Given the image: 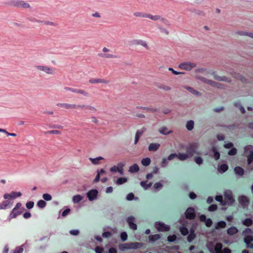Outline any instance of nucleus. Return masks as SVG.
Here are the masks:
<instances>
[{"instance_id":"1","label":"nucleus","mask_w":253,"mask_h":253,"mask_svg":"<svg viewBox=\"0 0 253 253\" xmlns=\"http://www.w3.org/2000/svg\"><path fill=\"white\" fill-rule=\"evenodd\" d=\"M196 148H197V144L196 143H193L190 144L186 148L187 153H178V154H176V158H177L179 160L184 161L188 158L191 157L193 156V153L190 152V149L194 150Z\"/></svg>"},{"instance_id":"2","label":"nucleus","mask_w":253,"mask_h":253,"mask_svg":"<svg viewBox=\"0 0 253 253\" xmlns=\"http://www.w3.org/2000/svg\"><path fill=\"white\" fill-rule=\"evenodd\" d=\"M253 232L250 228H247L243 231L244 241L248 248H253Z\"/></svg>"},{"instance_id":"3","label":"nucleus","mask_w":253,"mask_h":253,"mask_svg":"<svg viewBox=\"0 0 253 253\" xmlns=\"http://www.w3.org/2000/svg\"><path fill=\"white\" fill-rule=\"evenodd\" d=\"M245 154L247 158L248 164L249 165L253 161V146L248 145L245 147Z\"/></svg>"},{"instance_id":"4","label":"nucleus","mask_w":253,"mask_h":253,"mask_svg":"<svg viewBox=\"0 0 253 253\" xmlns=\"http://www.w3.org/2000/svg\"><path fill=\"white\" fill-rule=\"evenodd\" d=\"M192 68L191 64H179L177 71H174L172 68H169V70L176 75L184 74V70H190Z\"/></svg>"},{"instance_id":"5","label":"nucleus","mask_w":253,"mask_h":253,"mask_svg":"<svg viewBox=\"0 0 253 253\" xmlns=\"http://www.w3.org/2000/svg\"><path fill=\"white\" fill-rule=\"evenodd\" d=\"M155 227L158 231L160 232H167L170 230V227L169 225L161 222H156Z\"/></svg>"},{"instance_id":"6","label":"nucleus","mask_w":253,"mask_h":253,"mask_svg":"<svg viewBox=\"0 0 253 253\" xmlns=\"http://www.w3.org/2000/svg\"><path fill=\"white\" fill-rule=\"evenodd\" d=\"M234 202L232 195L230 193H226L224 194V202L222 205H231Z\"/></svg>"},{"instance_id":"7","label":"nucleus","mask_w":253,"mask_h":253,"mask_svg":"<svg viewBox=\"0 0 253 253\" xmlns=\"http://www.w3.org/2000/svg\"><path fill=\"white\" fill-rule=\"evenodd\" d=\"M37 68L41 72L47 74H52L54 71L53 69L45 65L41 64L37 67Z\"/></svg>"},{"instance_id":"8","label":"nucleus","mask_w":253,"mask_h":253,"mask_svg":"<svg viewBox=\"0 0 253 253\" xmlns=\"http://www.w3.org/2000/svg\"><path fill=\"white\" fill-rule=\"evenodd\" d=\"M238 201L243 208L247 207L250 203L249 199L247 196L244 195L241 196L238 198Z\"/></svg>"},{"instance_id":"9","label":"nucleus","mask_w":253,"mask_h":253,"mask_svg":"<svg viewBox=\"0 0 253 253\" xmlns=\"http://www.w3.org/2000/svg\"><path fill=\"white\" fill-rule=\"evenodd\" d=\"M140 246V244L138 243H130L125 244L121 246L120 249H136Z\"/></svg>"},{"instance_id":"10","label":"nucleus","mask_w":253,"mask_h":253,"mask_svg":"<svg viewBox=\"0 0 253 253\" xmlns=\"http://www.w3.org/2000/svg\"><path fill=\"white\" fill-rule=\"evenodd\" d=\"M13 204V202L11 200H5L0 204V210L10 209Z\"/></svg>"},{"instance_id":"11","label":"nucleus","mask_w":253,"mask_h":253,"mask_svg":"<svg viewBox=\"0 0 253 253\" xmlns=\"http://www.w3.org/2000/svg\"><path fill=\"white\" fill-rule=\"evenodd\" d=\"M14 6L20 8H30V4L23 0H16L14 2Z\"/></svg>"},{"instance_id":"12","label":"nucleus","mask_w":253,"mask_h":253,"mask_svg":"<svg viewBox=\"0 0 253 253\" xmlns=\"http://www.w3.org/2000/svg\"><path fill=\"white\" fill-rule=\"evenodd\" d=\"M186 217L188 219H193L195 217V210L194 209L188 208L185 212Z\"/></svg>"},{"instance_id":"13","label":"nucleus","mask_w":253,"mask_h":253,"mask_svg":"<svg viewBox=\"0 0 253 253\" xmlns=\"http://www.w3.org/2000/svg\"><path fill=\"white\" fill-rule=\"evenodd\" d=\"M97 194L96 190H91L87 193V197L90 201H92L96 199Z\"/></svg>"},{"instance_id":"14","label":"nucleus","mask_w":253,"mask_h":253,"mask_svg":"<svg viewBox=\"0 0 253 253\" xmlns=\"http://www.w3.org/2000/svg\"><path fill=\"white\" fill-rule=\"evenodd\" d=\"M127 222L129 225V227L135 230L137 229V225L135 223V219L133 217H128L127 219Z\"/></svg>"},{"instance_id":"15","label":"nucleus","mask_w":253,"mask_h":253,"mask_svg":"<svg viewBox=\"0 0 253 253\" xmlns=\"http://www.w3.org/2000/svg\"><path fill=\"white\" fill-rule=\"evenodd\" d=\"M238 229L234 226L231 227L227 230V233L229 236H233L238 232Z\"/></svg>"},{"instance_id":"16","label":"nucleus","mask_w":253,"mask_h":253,"mask_svg":"<svg viewBox=\"0 0 253 253\" xmlns=\"http://www.w3.org/2000/svg\"><path fill=\"white\" fill-rule=\"evenodd\" d=\"M22 213V211H14V209L12 210L9 215V220H10L12 218L16 217L18 215Z\"/></svg>"},{"instance_id":"17","label":"nucleus","mask_w":253,"mask_h":253,"mask_svg":"<svg viewBox=\"0 0 253 253\" xmlns=\"http://www.w3.org/2000/svg\"><path fill=\"white\" fill-rule=\"evenodd\" d=\"M222 244L220 243H217L214 246V250L215 253H222Z\"/></svg>"},{"instance_id":"18","label":"nucleus","mask_w":253,"mask_h":253,"mask_svg":"<svg viewBox=\"0 0 253 253\" xmlns=\"http://www.w3.org/2000/svg\"><path fill=\"white\" fill-rule=\"evenodd\" d=\"M27 243V241H26V242L24 244H22L21 246L16 247L13 253H23L24 247H25Z\"/></svg>"},{"instance_id":"19","label":"nucleus","mask_w":253,"mask_h":253,"mask_svg":"<svg viewBox=\"0 0 253 253\" xmlns=\"http://www.w3.org/2000/svg\"><path fill=\"white\" fill-rule=\"evenodd\" d=\"M145 17H147L148 18H150L151 20H154V21H157V20L161 19L162 21H164V19H163V18L161 19L160 16H159V15H152L151 14H147V15H145Z\"/></svg>"},{"instance_id":"20","label":"nucleus","mask_w":253,"mask_h":253,"mask_svg":"<svg viewBox=\"0 0 253 253\" xmlns=\"http://www.w3.org/2000/svg\"><path fill=\"white\" fill-rule=\"evenodd\" d=\"M139 168L137 164H133L130 167L129 171L131 173L137 172L139 171Z\"/></svg>"},{"instance_id":"21","label":"nucleus","mask_w":253,"mask_h":253,"mask_svg":"<svg viewBox=\"0 0 253 253\" xmlns=\"http://www.w3.org/2000/svg\"><path fill=\"white\" fill-rule=\"evenodd\" d=\"M160 146L159 144L151 143L149 146V150L150 151H155L159 148Z\"/></svg>"},{"instance_id":"22","label":"nucleus","mask_w":253,"mask_h":253,"mask_svg":"<svg viewBox=\"0 0 253 253\" xmlns=\"http://www.w3.org/2000/svg\"><path fill=\"white\" fill-rule=\"evenodd\" d=\"M226 226V223L225 222L221 221L217 222L215 226L216 229H219L221 228H224Z\"/></svg>"},{"instance_id":"23","label":"nucleus","mask_w":253,"mask_h":253,"mask_svg":"<svg viewBox=\"0 0 253 253\" xmlns=\"http://www.w3.org/2000/svg\"><path fill=\"white\" fill-rule=\"evenodd\" d=\"M161 236L160 234L152 235L149 236V240L151 242H154L159 240Z\"/></svg>"},{"instance_id":"24","label":"nucleus","mask_w":253,"mask_h":253,"mask_svg":"<svg viewBox=\"0 0 253 253\" xmlns=\"http://www.w3.org/2000/svg\"><path fill=\"white\" fill-rule=\"evenodd\" d=\"M234 171L237 174L240 176L243 175L244 173V169L240 167H236L234 169Z\"/></svg>"},{"instance_id":"25","label":"nucleus","mask_w":253,"mask_h":253,"mask_svg":"<svg viewBox=\"0 0 253 253\" xmlns=\"http://www.w3.org/2000/svg\"><path fill=\"white\" fill-rule=\"evenodd\" d=\"M194 123L193 121L190 120L187 122L186 125V128L188 130H191L194 128Z\"/></svg>"},{"instance_id":"26","label":"nucleus","mask_w":253,"mask_h":253,"mask_svg":"<svg viewBox=\"0 0 253 253\" xmlns=\"http://www.w3.org/2000/svg\"><path fill=\"white\" fill-rule=\"evenodd\" d=\"M22 194L20 192H14L12 191L10 193L11 199H15L17 197H20Z\"/></svg>"},{"instance_id":"27","label":"nucleus","mask_w":253,"mask_h":253,"mask_svg":"<svg viewBox=\"0 0 253 253\" xmlns=\"http://www.w3.org/2000/svg\"><path fill=\"white\" fill-rule=\"evenodd\" d=\"M127 180L126 177H121L118 178L116 181V184L117 185H121L126 183Z\"/></svg>"},{"instance_id":"28","label":"nucleus","mask_w":253,"mask_h":253,"mask_svg":"<svg viewBox=\"0 0 253 253\" xmlns=\"http://www.w3.org/2000/svg\"><path fill=\"white\" fill-rule=\"evenodd\" d=\"M228 169V166L226 164L221 165L218 168V171L219 172L223 173L226 171Z\"/></svg>"},{"instance_id":"29","label":"nucleus","mask_w":253,"mask_h":253,"mask_svg":"<svg viewBox=\"0 0 253 253\" xmlns=\"http://www.w3.org/2000/svg\"><path fill=\"white\" fill-rule=\"evenodd\" d=\"M83 199V197L82 196L80 195H77L73 197V200L75 203H78L82 201Z\"/></svg>"},{"instance_id":"30","label":"nucleus","mask_w":253,"mask_h":253,"mask_svg":"<svg viewBox=\"0 0 253 253\" xmlns=\"http://www.w3.org/2000/svg\"><path fill=\"white\" fill-rule=\"evenodd\" d=\"M144 131L143 130H138L135 135V144H136L140 138V137L143 134Z\"/></svg>"},{"instance_id":"31","label":"nucleus","mask_w":253,"mask_h":253,"mask_svg":"<svg viewBox=\"0 0 253 253\" xmlns=\"http://www.w3.org/2000/svg\"><path fill=\"white\" fill-rule=\"evenodd\" d=\"M243 224L246 226H250L253 224V221L251 218H246L243 221Z\"/></svg>"},{"instance_id":"32","label":"nucleus","mask_w":253,"mask_h":253,"mask_svg":"<svg viewBox=\"0 0 253 253\" xmlns=\"http://www.w3.org/2000/svg\"><path fill=\"white\" fill-rule=\"evenodd\" d=\"M151 162V160L149 158H146L143 159L141 161L142 164L144 166H148L150 165Z\"/></svg>"},{"instance_id":"33","label":"nucleus","mask_w":253,"mask_h":253,"mask_svg":"<svg viewBox=\"0 0 253 253\" xmlns=\"http://www.w3.org/2000/svg\"><path fill=\"white\" fill-rule=\"evenodd\" d=\"M134 42L137 44H140L143 46L145 47V48H146L147 49L148 48L147 44L145 42L142 40H135L134 41Z\"/></svg>"},{"instance_id":"34","label":"nucleus","mask_w":253,"mask_h":253,"mask_svg":"<svg viewBox=\"0 0 253 253\" xmlns=\"http://www.w3.org/2000/svg\"><path fill=\"white\" fill-rule=\"evenodd\" d=\"M163 185L161 182H157L154 184L153 188L155 191H159L163 187Z\"/></svg>"},{"instance_id":"35","label":"nucleus","mask_w":253,"mask_h":253,"mask_svg":"<svg viewBox=\"0 0 253 253\" xmlns=\"http://www.w3.org/2000/svg\"><path fill=\"white\" fill-rule=\"evenodd\" d=\"M160 132L164 134H168L171 133V131L169 130V129L166 127H163L160 129Z\"/></svg>"},{"instance_id":"36","label":"nucleus","mask_w":253,"mask_h":253,"mask_svg":"<svg viewBox=\"0 0 253 253\" xmlns=\"http://www.w3.org/2000/svg\"><path fill=\"white\" fill-rule=\"evenodd\" d=\"M103 158L101 157H99L95 159L90 158V160L91 162L95 165L98 164L100 163V161L103 160Z\"/></svg>"},{"instance_id":"37","label":"nucleus","mask_w":253,"mask_h":253,"mask_svg":"<svg viewBox=\"0 0 253 253\" xmlns=\"http://www.w3.org/2000/svg\"><path fill=\"white\" fill-rule=\"evenodd\" d=\"M212 151L214 153L213 157L214 159L217 160L219 159L220 157V154L219 152L216 150V149L215 148H213L212 149Z\"/></svg>"},{"instance_id":"38","label":"nucleus","mask_w":253,"mask_h":253,"mask_svg":"<svg viewBox=\"0 0 253 253\" xmlns=\"http://www.w3.org/2000/svg\"><path fill=\"white\" fill-rule=\"evenodd\" d=\"M37 206L39 208L42 209L45 207L46 202L44 200H41L37 203Z\"/></svg>"},{"instance_id":"39","label":"nucleus","mask_w":253,"mask_h":253,"mask_svg":"<svg viewBox=\"0 0 253 253\" xmlns=\"http://www.w3.org/2000/svg\"><path fill=\"white\" fill-rule=\"evenodd\" d=\"M42 198L46 201H49L52 199V197L49 194L45 193L42 195Z\"/></svg>"},{"instance_id":"40","label":"nucleus","mask_w":253,"mask_h":253,"mask_svg":"<svg viewBox=\"0 0 253 253\" xmlns=\"http://www.w3.org/2000/svg\"><path fill=\"white\" fill-rule=\"evenodd\" d=\"M61 133V131L58 130H49L45 132V134H60Z\"/></svg>"},{"instance_id":"41","label":"nucleus","mask_w":253,"mask_h":253,"mask_svg":"<svg viewBox=\"0 0 253 253\" xmlns=\"http://www.w3.org/2000/svg\"><path fill=\"white\" fill-rule=\"evenodd\" d=\"M181 234L183 235H186L188 233V230L187 228L182 227L180 228Z\"/></svg>"},{"instance_id":"42","label":"nucleus","mask_w":253,"mask_h":253,"mask_svg":"<svg viewBox=\"0 0 253 253\" xmlns=\"http://www.w3.org/2000/svg\"><path fill=\"white\" fill-rule=\"evenodd\" d=\"M34 203L32 201L28 202L26 204V208L28 209H32L34 207Z\"/></svg>"},{"instance_id":"43","label":"nucleus","mask_w":253,"mask_h":253,"mask_svg":"<svg viewBox=\"0 0 253 253\" xmlns=\"http://www.w3.org/2000/svg\"><path fill=\"white\" fill-rule=\"evenodd\" d=\"M217 205H215V204H213V205H211L209 207V211H216L217 210Z\"/></svg>"},{"instance_id":"44","label":"nucleus","mask_w":253,"mask_h":253,"mask_svg":"<svg viewBox=\"0 0 253 253\" xmlns=\"http://www.w3.org/2000/svg\"><path fill=\"white\" fill-rule=\"evenodd\" d=\"M196 237V235L194 233L190 234L187 237V240L189 242H191L193 240L195 239Z\"/></svg>"},{"instance_id":"45","label":"nucleus","mask_w":253,"mask_h":253,"mask_svg":"<svg viewBox=\"0 0 253 253\" xmlns=\"http://www.w3.org/2000/svg\"><path fill=\"white\" fill-rule=\"evenodd\" d=\"M237 153V149L235 148H232L229 152L228 155L233 156Z\"/></svg>"},{"instance_id":"46","label":"nucleus","mask_w":253,"mask_h":253,"mask_svg":"<svg viewBox=\"0 0 253 253\" xmlns=\"http://www.w3.org/2000/svg\"><path fill=\"white\" fill-rule=\"evenodd\" d=\"M176 239V236L175 235L169 236L168 237V240L169 242L174 241Z\"/></svg>"},{"instance_id":"47","label":"nucleus","mask_w":253,"mask_h":253,"mask_svg":"<svg viewBox=\"0 0 253 253\" xmlns=\"http://www.w3.org/2000/svg\"><path fill=\"white\" fill-rule=\"evenodd\" d=\"M215 200L217 201L220 202L221 205H222V203H223L224 202V200H223V197L222 196H220V195L216 196L215 197Z\"/></svg>"},{"instance_id":"48","label":"nucleus","mask_w":253,"mask_h":253,"mask_svg":"<svg viewBox=\"0 0 253 253\" xmlns=\"http://www.w3.org/2000/svg\"><path fill=\"white\" fill-rule=\"evenodd\" d=\"M121 238L123 241H126L127 238V235L126 232H122L121 234Z\"/></svg>"},{"instance_id":"49","label":"nucleus","mask_w":253,"mask_h":253,"mask_svg":"<svg viewBox=\"0 0 253 253\" xmlns=\"http://www.w3.org/2000/svg\"><path fill=\"white\" fill-rule=\"evenodd\" d=\"M205 222L206 226L208 227L211 226L212 224V220L210 218L207 219Z\"/></svg>"},{"instance_id":"50","label":"nucleus","mask_w":253,"mask_h":253,"mask_svg":"<svg viewBox=\"0 0 253 253\" xmlns=\"http://www.w3.org/2000/svg\"><path fill=\"white\" fill-rule=\"evenodd\" d=\"M134 198V196L132 193H129L126 196V199L129 201L132 200Z\"/></svg>"},{"instance_id":"51","label":"nucleus","mask_w":253,"mask_h":253,"mask_svg":"<svg viewBox=\"0 0 253 253\" xmlns=\"http://www.w3.org/2000/svg\"><path fill=\"white\" fill-rule=\"evenodd\" d=\"M194 160L195 162L198 165H200L203 163V160L201 157H196Z\"/></svg>"},{"instance_id":"52","label":"nucleus","mask_w":253,"mask_h":253,"mask_svg":"<svg viewBox=\"0 0 253 253\" xmlns=\"http://www.w3.org/2000/svg\"><path fill=\"white\" fill-rule=\"evenodd\" d=\"M160 30L161 31L162 33H163L164 35H168L169 34V31L165 28H160Z\"/></svg>"},{"instance_id":"53","label":"nucleus","mask_w":253,"mask_h":253,"mask_svg":"<svg viewBox=\"0 0 253 253\" xmlns=\"http://www.w3.org/2000/svg\"><path fill=\"white\" fill-rule=\"evenodd\" d=\"M95 251L97 253H102L103 249L101 247L98 246L95 248Z\"/></svg>"},{"instance_id":"54","label":"nucleus","mask_w":253,"mask_h":253,"mask_svg":"<svg viewBox=\"0 0 253 253\" xmlns=\"http://www.w3.org/2000/svg\"><path fill=\"white\" fill-rule=\"evenodd\" d=\"M21 206H22V205L20 203H17L15 207L13 209L14 211H17V210L21 211L20 210V208L21 207Z\"/></svg>"},{"instance_id":"55","label":"nucleus","mask_w":253,"mask_h":253,"mask_svg":"<svg viewBox=\"0 0 253 253\" xmlns=\"http://www.w3.org/2000/svg\"><path fill=\"white\" fill-rule=\"evenodd\" d=\"M236 34L239 36H246L247 32L243 31H239L236 32Z\"/></svg>"},{"instance_id":"56","label":"nucleus","mask_w":253,"mask_h":253,"mask_svg":"<svg viewBox=\"0 0 253 253\" xmlns=\"http://www.w3.org/2000/svg\"><path fill=\"white\" fill-rule=\"evenodd\" d=\"M70 234L73 235H79L80 232L78 230H71L70 232Z\"/></svg>"},{"instance_id":"57","label":"nucleus","mask_w":253,"mask_h":253,"mask_svg":"<svg viewBox=\"0 0 253 253\" xmlns=\"http://www.w3.org/2000/svg\"><path fill=\"white\" fill-rule=\"evenodd\" d=\"M141 186L143 187L145 189H147V181H141L140 183Z\"/></svg>"},{"instance_id":"58","label":"nucleus","mask_w":253,"mask_h":253,"mask_svg":"<svg viewBox=\"0 0 253 253\" xmlns=\"http://www.w3.org/2000/svg\"><path fill=\"white\" fill-rule=\"evenodd\" d=\"M133 14L136 17H145V15L143 14L142 13L139 12H135V13H134Z\"/></svg>"},{"instance_id":"59","label":"nucleus","mask_w":253,"mask_h":253,"mask_svg":"<svg viewBox=\"0 0 253 253\" xmlns=\"http://www.w3.org/2000/svg\"><path fill=\"white\" fill-rule=\"evenodd\" d=\"M189 197L191 199H195L197 197V195L196 194L194 193V192H190L189 193Z\"/></svg>"},{"instance_id":"60","label":"nucleus","mask_w":253,"mask_h":253,"mask_svg":"<svg viewBox=\"0 0 253 253\" xmlns=\"http://www.w3.org/2000/svg\"><path fill=\"white\" fill-rule=\"evenodd\" d=\"M3 198L5 200H10L9 199H11V198H10V194H8V193H5L3 195Z\"/></svg>"},{"instance_id":"61","label":"nucleus","mask_w":253,"mask_h":253,"mask_svg":"<svg viewBox=\"0 0 253 253\" xmlns=\"http://www.w3.org/2000/svg\"><path fill=\"white\" fill-rule=\"evenodd\" d=\"M31 216V214L29 212H26L24 213L23 214V217L26 219L29 218Z\"/></svg>"},{"instance_id":"62","label":"nucleus","mask_w":253,"mask_h":253,"mask_svg":"<svg viewBox=\"0 0 253 253\" xmlns=\"http://www.w3.org/2000/svg\"><path fill=\"white\" fill-rule=\"evenodd\" d=\"M110 170L112 172H117L119 170V167L117 166H114L110 169Z\"/></svg>"},{"instance_id":"63","label":"nucleus","mask_w":253,"mask_h":253,"mask_svg":"<svg viewBox=\"0 0 253 253\" xmlns=\"http://www.w3.org/2000/svg\"><path fill=\"white\" fill-rule=\"evenodd\" d=\"M222 253H231V251L228 248H224L222 252Z\"/></svg>"},{"instance_id":"64","label":"nucleus","mask_w":253,"mask_h":253,"mask_svg":"<svg viewBox=\"0 0 253 253\" xmlns=\"http://www.w3.org/2000/svg\"><path fill=\"white\" fill-rule=\"evenodd\" d=\"M233 145L232 143L230 142V143H228L224 145V147L226 148H228V149H229V148H231L233 147Z\"/></svg>"}]
</instances>
